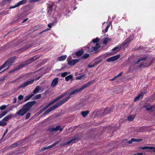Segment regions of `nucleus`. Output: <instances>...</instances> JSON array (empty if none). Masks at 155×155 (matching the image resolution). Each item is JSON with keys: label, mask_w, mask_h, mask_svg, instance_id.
I'll return each instance as SVG.
<instances>
[{"label": "nucleus", "mask_w": 155, "mask_h": 155, "mask_svg": "<svg viewBox=\"0 0 155 155\" xmlns=\"http://www.w3.org/2000/svg\"><path fill=\"white\" fill-rule=\"evenodd\" d=\"M93 82L92 81H90L83 85L82 87L80 89H77L76 90L71 92L68 94V97L63 100L58 101L53 106H52L45 111L41 115H46L49 113L50 112L54 110V109L58 107L59 106L61 105L64 103L67 102L70 98V96L75 93H78L87 87L90 86Z\"/></svg>", "instance_id": "obj_1"}, {"label": "nucleus", "mask_w": 155, "mask_h": 155, "mask_svg": "<svg viewBox=\"0 0 155 155\" xmlns=\"http://www.w3.org/2000/svg\"><path fill=\"white\" fill-rule=\"evenodd\" d=\"M15 59V56L11 57L9 58L7 61H6L4 63V64L6 67L8 66V68L4 70L2 72L5 71V70L8 69L12 65V64L14 62Z\"/></svg>", "instance_id": "obj_2"}, {"label": "nucleus", "mask_w": 155, "mask_h": 155, "mask_svg": "<svg viewBox=\"0 0 155 155\" xmlns=\"http://www.w3.org/2000/svg\"><path fill=\"white\" fill-rule=\"evenodd\" d=\"M39 58V56H35L33 57H31L28 59L26 61H25L24 64H23L24 65H25V66L30 64L32 62L34 61L35 60H37V59L38 58Z\"/></svg>", "instance_id": "obj_3"}, {"label": "nucleus", "mask_w": 155, "mask_h": 155, "mask_svg": "<svg viewBox=\"0 0 155 155\" xmlns=\"http://www.w3.org/2000/svg\"><path fill=\"white\" fill-rule=\"evenodd\" d=\"M36 103V101H32L26 103L23 107L27 111L32 107L34 104Z\"/></svg>", "instance_id": "obj_4"}, {"label": "nucleus", "mask_w": 155, "mask_h": 155, "mask_svg": "<svg viewBox=\"0 0 155 155\" xmlns=\"http://www.w3.org/2000/svg\"><path fill=\"white\" fill-rule=\"evenodd\" d=\"M71 57H68L67 59L68 64L71 66H72L78 62L79 59H71Z\"/></svg>", "instance_id": "obj_5"}, {"label": "nucleus", "mask_w": 155, "mask_h": 155, "mask_svg": "<svg viewBox=\"0 0 155 155\" xmlns=\"http://www.w3.org/2000/svg\"><path fill=\"white\" fill-rule=\"evenodd\" d=\"M134 38V36L133 35L130 36L127 38L124 41L122 44L121 45L124 46H128V43L130 42Z\"/></svg>", "instance_id": "obj_6"}, {"label": "nucleus", "mask_w": 155, "mask_h": 155, "mask_svg": "<svg viewBox=\"0 0 155 155\" xmlns=\"http://www.w3.org/2000/svg\"><path fill=\"white\" fill-rule=\"evenodd\" d=\"M60 142V140L57 141L50 146L44 147L43 148H41V150L42 151H44L45 150L52 148L58 144Z\"/></svg>", "instance_id": "obj_7"}, {"label": "nucleus", "mask_w": 155, "mask_h": 155, "mask_svg": "<svg viewBox=\"0 0 155 155\" xmlns=\"http://www.w3.org/2000/svg\"><path fill=\"white\" fill-rule=\"evenodd\" d=\"M28 111L23 107L20 109L18 112L16 113V114L20 116H23L27 113Z\"/></svg>", "instance_id": "obj_8"}, {"label": "nucleus", "mask_w": 155, "mask_h": 155, "mask_svg": "<svg viewBox=\"0 0 155 155\" xmlns=\"http://www.w3.org/2000/svg\"><path fill=\"white\" fill-rule=\"evenodd\" d=\"M34 81V80H31L28 81H27L21 85L19 86V87L20 88H24L29 85L33 83Z\"/></svg>", "instance_id": "obj_9"}, {"label": "nucleus", "mask_w": 155, "mask_h": 155, "mask_svg": "<svg viewBox=\"0 0 155 155\" xmlns=\"http://www.w3.org/2000/svg\"><path fill=\"white\" fill-rule=\"evenodd\" d=\"M120 54L114 56L113 57H110L109 58L107 59V61L108 62H110L112 61H114L119 59L120 58Z\"/></svg>", "instance_id": "obj_10"}, {"label": "nucleus", "mask_w": 155, "mask_h": 155, "mask_svg": "<svg viewBox=\"0 0 155 155\" xmlns=\"http://www.w3.org/2000/svg\"><path fill=\"white\" fill-rule=\"evenodd\" d=\"M78 137H75L73 138L71 140H69L66 142H65L63 143L61 145V146H66L67 145H68L70 144L72 142L75 141L76 140L78 139Z\"/></svg>", "instance_id": "obj_11"}, {"label": "nucleus", "mask_w": 155, "mask_h": 155, "mask_svg": "<svg viewBox=\"0 0 155 155\" xmlns=\"http://www.w3.org/2000/svg\"><path fill=\"white\" fill-rule=\"evenodd\" d=\"M146 93V92H142L139 94L135 98L134 100L135 101H137L141 99L144 94Z\"/></svg>", "instance_id": "obj_12"}, {"label": "nucleus", "mask_w": 155, "mask_h": 155, "mask_svg": "<svg viewBox=\"0 0 155 155\" xmlns=\"http://www.w3.org/2000/svg\"><path fill=\"white\" fill-rule=\"evenodd\" d=\"M152 63V61H147V64L145 63H142L141 62L140 65L139 66V68H140L141 67H147L150 66L151 63Z\"/></svg>", "instance_id": "obj_13"}, {"label": "nucleus", "mask_w": 155, "mask_h": 155, "mask_svg": "<svg viewBox=\"0 0 155 155\" xmlns=\"http://www.w3.org/2000/svg\"><path fill=\"white\" fill-rule=\"evenodd\" d=\"M58 78L56 77L52 81L51 84V87H55L58 84Z\"/></svg>", "instance_id": "obj_14"}, {"label": "nucleus", "mask_w": 155, "mask_h": 155, "mask_svg": "<svg viewBox=\"0 0 155 155\" xmlns=\"http://www.w3.org/2000/svg\"><path fill=\"white\" fill-rule=\"evenodd\" d=\"M112 111V110L110 108H106L104 111L102 113L101 116H104L110 113Z\"/></svg>", "instance_id": "obj_15"}, {"label": "nucleus", "mask_w": 155, "mask_h": 155, "mask_svg": "<svg viewBox=\"0 0 155 155\" xmlns=\"http://www.w3.org/2000/svg\"><path fill=\"white\" fill-rule=\"evenodd\" d=\"M120 49V48H119L118 47H116L115 48H113L112 50V51H115L114 52V53H110L109 54V55H112L114 54H115V53H117V52L119 51Z\"/></svg>", "instance_id": "obj_16"}, {"label": "nucleus", "mask_w": 155, "mask_h": 155, "mask_svg": "<svg viewBox=\"0 0 155 155\" xmlns=\"http://www.w3.org/2000/svg\"><path fill=\"white\" fill-rule=\"evenodd\" d=\"M67 58V56L66 55H64L63 56H61L59 57H58L57 59V61H63L64 60Z\"/></svg>", "instance_id": "obj_17"}, {"label": "nucleus", "mask_w": 155, "mask_h": 155, "mask_svg": "<svg viewBox=\"0 0 155 155\" xmlns=\"http://www.w3.org/2000/svg\"><path fill=\"white\" fill-rule=\"evenodd\" d=\"M33 96H34V94H33V93L31 94L30 95L26 96L25 98V99L24 101L25 102L29 100Z\"/></svg>", "instance_id": "obj_18"}, {"label": "nucleus", "mask_w": 155, "mask_h": 155, "mask_svg": "<svg viewBox=\"0 0 155 155\" xmlns=\"http://www.w3.org/2000/svg\"><path fill=\"white\" fill-rule=\"evenodd\" d=\"M147 57H141L140 58L138 61L135 62V64H138L141 61H144L147 58Z\"/></svg>", "instance_id": "obj_19"}, {"label": "nucleus", "mask_w": 155, "mask_h": 155, "mask_svg": "<svg viewBox=\"0 0 155 155\" xmlns=\"http://www.w3.org/2000/svg\"><path fill=\"white\" fill-rule=\"evenodd\" d=\"M84 51L83 50H80L75 53V56H80L84 53Z\"/></svg>", "instance_id": "obj_20"}, {"label": "nucleus", "mask_w": 155, "mask_h": 155, "mask_svg": "<svg viewBox=\"0 0 155 155\" xmlns=\"http://www.w3.org/2000/svg\"><path fill=\"white\" fill-rule=\"evenodd\" d=\"M40 89V87L39 86H37L33 90V94H34V95L38 93Z\"/></svg>", "instance_id": "obj_21"}, {"label": "nucleus", "mask_w": 155, "mask_h": 155, "mask_svg": "<svg viewBox=\"0 0 155 155\" xmlns=\"http://www.w3.org/2000/svg\"><path fill=\"white\" fill-rule=\"evenodd\" d=\"M60 127H56V128L53 127L49 128L48 130L50 131L51 132L57 131L58 130Z\"/></svg>", "instance_id": "obj_22"}, {"label": "nucleus", "mask_w": 155, "mask_h": 155, "mask_svg": "<svg viewBox=\"0 0 155 155\" xmlns=\"http://www.w3.org/2000/svg\"><path fill=\"white\" fill-rule=\"evenodd\" d=\"M89 111L88 110L83 111L81 112V114L83 117H85L89 113Z\"/></svg>", "instance_id": "obj_23"}, {"label": "nucleus", "mask_w": 155, "mask_h": 155, "mask_svg": "<svg viewBox=\"0 0 155 155\" xmlns=\"http://www.w3.org/2000/svg\"><path fill=\"white\" fill-rule=\"evenodd\" d=\"M12 114H11L10 115H8L6 117H5L3 119V120H4L5 122L8 121L12 117Z\"/></svg>", "instance_id": "obj_24"}, {"label": "nucleus", "mask_w": 155, "mask_h": 155, "mask_svg": "<svg viewBox=\"0 0 155 155\" xmlns=\"http://www.w3.org/2000/svg\"><path fill=\"white\" fill-rule=\"evenodd\" d=\"M135 118V116L134 115H130L128 117V120L129 121H133Z\"/></svg>", "instance_id": "obj_25"}, {"label": "nucleus", "mask_w": 155, "mask_h": 155, "mask_svg": "<svg viewBox=\"0 0 155 155\" xmlns=\"http://www.w3.org/2000/svg\"><path fill=\"white\" fill-rule=\"evenodd\" d=\"M27 139V138H26L25 139L21 140V141H18L16 143L18 144V145H19L21 144H23L25 140H26Z\"/></svg>", "instance_id": "obj_26"}, {"label": "nucleus", "mask_w": 155, "mask_h": 155, "mask_svg": "<svg viewBox=\"0 0 155 155\" xmlns=\"http://www.w3.org/2000/svg\"><path fill=\"white\" fill-rule=\"evenodd\" d=\"M73 78V76L71 74L69 75L66 77L65 78V80L67 81H69L70 80L72 79Z\"/></svg>", "instance_id": "obj_27"}, {"label": "nucleus", "mask_w": 155, "mask_h": 155, "mask_svg": "<svg viewBox=\"0 0 155 155\" xmlns=\"http://www.w3.org/2000/svg\"><path fill=\"white\" fill-rule=\"evenodd\" d=\"M85 74H83L81 76H79L76 77V79L77 80H81L82 79L86 77Z\"/></svg>", "instance_id": "obj_28"}, {"label": "nucleus", "mask_w": 155, "mask_h": 155, "mask_svg": "<svg viewBox=\"0 0 155 155\" xmlns=\"http://www.w3.org/2000/svg\"><path fill=\"white\" fill-rule=\"evenodd\" d=\"M24 66H25V65H24L23 64H21L19 66L18 68H15V69H13V70H12L13 72L21 68L24 67Z\"/></svg>", "instance_id": "obj_29"}, {"label": "nucleus", "mask_w": 155, "mask_h": 155, "mask_svg": "<svg viewBox=\"0 0 155 155\" xmlns=\"http://www.w3.org/2000/svg\"><path fill=\"white\" fill-rule=\"evenodd\" d=\"M41 98V94H38L36 95L32 98L33 100H36Z\"/></svg>", "instance_id": "obj_30"}, {"label": "nucleus", "mask_w": 155, "mask_h": 155, "mask_svg": "<svg viewBox=\"0 0 155 155\" xmlns=\"http://www.w3.org/2000/svg\"><path fill=\"white\" fill-rule=\"evenodd\" d=\"M26 1L27 0H22L21 1L19 2L18 3H17V4L18 5V6H19L20 5L25 4L26 2Z\"/></svg>", "instance_id": "obj_31"}, {"label": "nucleus", "mask_w": 155, "mask_h": 155, "mask_svg": "<svg viewBox=\"0 0 155 155\" xmlns=\"http://www.w3.org/2000/svg\"><path fill=\"white\" fill-rule=\"evenodd\" d=\"M132 141H133V142H139L141 141L142 140V139H135L134 138H131Z\"/></svg>", "instance_id": "obj_32"}, {"label": "nucleus", "mask_w": 155, "mask_h": 155, "mask_svg": "<svg viewBox=\"0 0 155 155\" xmlns=\"http://www.w3.org/2000/svg\"><path fill=\"white\" fill-rule=\"evenodd\" d=\"M110 41V39L108 38H106L104 39L103 44L106 45L107 43Z\"/></svg>", "instance_id": "obj_33"}, {"label": "nucleus", "mask_w": 155, "mask_h": 155, "mask_svg": "<svg viewBox=\"0 0 155 155\" xmlns=\"http://www.w3.org/2000/svg\"><path fill=\"white\" fill-rule=\"evenodd\" d=\"M53 7V5H49V6L48 7V12H50V14L51 13V12L52 11Z\"/></svg>", "instance_id": "obj_34"}, {"label": "nucleus", "mask_w": 155, "mask_h": 155, "mask_svg": "<svg viewBox=\"0 0 155 155\" xmlns=\"http://www.w3.org/2000/svg\"><path fill=\"white\" fill-rule=\"evenodd\" d=\"M89 55L88 54H84L81 57V58L85 59L88 58L89 57Z\"/></svg>", "instance_id": "obj_35"}, {"label": "nucleus", "mask_w": 155, "mask_h": 155, "mask_svg": "<svg viewBox=\"0 0 155 155\" xmlns=\"http://www.w3.org/2000/svg\"><path fill=\"white\" fill-rule=\"evenodd\" d=\"M7 124V123L3 120L0 122V126H5Z\"/></svg>", "instance_id": "obj_36"}, {"label": "nucleus", "mask_w": 155, "mask_h": 155, "mask_svg": "<svg viewBox=\"0 0 155 155\" xmlns=\"http://www.w3.org/2000/svg\"><path fill=\"white\" fill-rule=\"evenodd\" d=\"M70 74V73H68L67 72H65L61 74V76L62 77H64L67 76L68 74Z\"/></svg>", "instance_id": "obj_37"}, {"label": "nucleus", "mask_w": 155, "mask_h": 155, "mask_svg": "<svg viewBox=\"0 0 155 155\" xmlns=\"http://www.w3.org/2000/svg\"><path fill=\"white\" fill-rule=\"evenodd\" d=\"M150 146H144L142 147H140L139 149L142 150L149 149Z\"/></svg>", "instance_id": "obj_38"}, {"label": "nucleus", "mask_w": 155, "mask_h": 155, "mask_svg": "<svg viewBox=\"0 0 155 155\" xmlns=\"http://www.w3.org/2000/svg\"><path fill=\"white\" fill-rule=\"evenodd\" d=\"M8 113L7 111H5L4 112H3L2 114H0V118L2 117H3L4 116H5V115H6L7 113Z\"/></svg>", "instance_id": "obj_39"}, {"label": "nucleus", "mask_w": 155, "mask_h": 155, "mask_svg": "<svg viewBox=\"0 0 155 155\" xmlns=\"http://www.w3.org/2000/svg\"><path fill=\"white\" fill-rule=\"evenodd\" d=\"M110 27V23L108 24L107 26L106 27V28L105 29V30L104 31V30H103L102 31V32H104V33H105V32H107V31H108V30L109 28V27Z\"/></svg>", "instance_id": "obj_40"}, {"label": "nucleus", "mask_w": 155, "mask_h": 155, "mask_svg": "<svg viewBox=\"0 0 155 155\" xmlns=\"http://www.w3.org/2000/svg\"><path fill=\"white\" fill-rule=\"evenodd\" d=\"M96 51V49L94 47L91 48L89 50V51L90 52H92Z\"/></svg>", "instance_id": "obj_41"}, {"label": "nucleus", "mask_w": 155, "mask_h": 155, "mask_svg": "<svg viewBox=\"0 0 155 155\" xmlns=\"http://www.w3.org/2000/svg\"><path fill=\"white\" fill-rule=\"evenodd\" d=\"M7 107V106H6L5 105H3L0 107V110H4Z\"/></svg>", "instance_id": "obj_42"}, {"label": "nucleus", "mask_w": 155, "mask_h": 155, "mask_svg": "<svg viewBox=\"0 0 155 155\" xmlns=\"http://www.w3.org/2000/svg\"><path fill=\"white\" fill-rule=\"evenodd\" d=\"M99 41V39L98 38H97L94 39L92 40V42L94 43H97Z\"/></svg>", "instance_id": "obj_43"}, {"label": "nucleus", "mask_w": 155, "mask_h": 155, "mask_svg": "<svg viewBox=\"0 0 155 155\" xmlns=\"http://www.w3.org/2000/svg\"><path fill=\"white\" fill-rule=\"evenodd\" d=\"M31 47V45H27L25 47H24L23 48L24 49L23 51L25 50H27L28 49V48H30Z\"/></svg>", "instance_id": "obj_44"}, {"label": "nucleus", "mask_w": 155, "mask_h": 155, "mask_svg": "<svg viewBox=\"0 0 155 155\" xmlns=\"http://www.w3.org/2000/svg\"><path fill=\"white\" fill-rule=\"evenodd\" d=\"M144 107L145 108L146 107V110L148 111H149L152 110L153 108L152 107H147V106L146 105H145L144 106Z\"/></svg>", "instance_id": "obj_45"}, {"label": "nucleus", "mask_w": 155, "mask_h": 155, "mask_svg": "<svg viewBox=\"0 0 155 155\" xmlns=\"http://www.w3.org/2000/svg\"><path fill=\"white\" fill-rule=\"evenodd\" d=\"M23 97H24L22 95H20L18 96V100L21 101L23 99Z\"/></svg>", "instance_id": "obj_46"}, {"label": "nucleus", "mask_w": 155, "mask_h": 155, "mask_svg": "<svg viewBox=\"0 0 155 155\" xmlns=\"http://www.w3.org/2000/svg\"><path fill=\"white\" fill-rule=\"evenodd\" d=\"M94 47L96 49V50H97L100 47V45L99 44L97 43L96 44V45L94 46Z\"/></svg>", "instance_id": "obj_47"}, {"label": "nucleus", "mask_w": 155, "mask_h": 155, "mask_svg": "<svg viewBox=\"0 0 155 155\" xmlns=\"http://www.w3.org/2000/svg\"><path fill=\"white\" fill-rule=\"evenodd\" d=\"M18 146L17 143H16L13 144L10 146L11 147H14Z\"/></svg>", "instance_id": "obj_48"}, {"label": "nucleus", "mask_w": 155, "mask_h": 155, "mask_svg": "<svg viewBox=\"0 0 155 155\" xmlns=\"http://www.w3.org/2000/svg\"><path fill=\"white\" fill-rule=\"evenodd\" d=\"M55 102V101L54 100L53 101H51L47 105L49 107L51 105L53 104H54Z\"/></svg>", "instance_id": "obj_49"}, {"label": "nucleus", "mask_w": 155, "mask_h": 155, "mask_svg": "<svg viewBox=\"0 0 155 155\" xmlns=\"http://www.w3.org/2000/svg\"><path fill=\"white\" fill-rule=\"evenodd\" d=\"M149 150H152L153 152H155V147H154L150 146Z\"/></svg>", "instance_id": "obj_50"}, {"label": "nucleus", "mask_w": 155, "mask_h": 155, "mask_svg": "<svg viewBox=\"0 0 155 155\" xmlns=\"http://www.w3.org/2000/svg\"><path fill=\"white\" fill-rule=\"evenodd\" d=\"M48 105H47L46 106H45V107H44L43 108L41 109L43 111V112H44V111H45L47 109L48 107Z\"/></svg>", "instance_id": "obj_51"}, {"label": "nucleus", "mask_w": 155, "mask_h": 155, "mask_svg": "<svg viewBox=\"0 0 155 155\" xmlns=\"http://www.w3.org/2000/svg\"><path fill=\"white\" fill-rule=\"evenodd\" d=\"M67 94V93H65L64 94H63L59 96V97L61 99L62 97H63L64 96H65Z\"/></svg>", "instance_id": "obj_52"}, {"label": "nucleus", "mask_w": 155, "mask_h": 155, "mask_svg": "<svg viewBox=\"0 0 155 155\" xmlns=\"http://www.w3.org/2000/svg\"><path fill=\"white\" fill-rule=\"evenodd\" d=\"M18 6V4H16L15 6H11L10 8H13Z\"/></svg>", "instance_id": "obj_53"}, {"label": "nucleus", "mask_w": 155, "mask_h": 155, "mask_svg": "<svg viewBox=\"0 0 155 155\" xmlns=\"http://www.w3.org/2000/svg\"><path fill=\"white\" fill-rule=\"evenodd\" d=\"M31 114L30 113H28L26 116L25 119H28L30 117Z\"/></svg>", "instance_id": "obj_54"}, {"label": "nucleus", "mask_w": 155, "mask_h": 155, "mask_svg": "<svg viewBox=\"0 0 155 155\" xmlns=\"http://www.w3.org/2000/svg\"><path fill=\"white\" fill-rule=\"evenodd\" d=\"M42 74H41L39 76L37 77L35 79H34V81L38 80H39L42 76Z\"/></svg>", "instance_id": "obj_55"}, {"label": "nucleus", "mask_w": 155, "mask_h": 155, "mask_svg": "<svg viewBox=\"0 0 155 155\" xmlns=\"http://www.w3.org/2000/svg\"><path fill=\"white\" fill-rule=\"evenodd\" d=\"M143 153H134L133 154V155H143Z\"/></svg>", "instance_id": "obj_56"}, {"label": "nucleus", "mask_w": 155, "mask_h": 155, "mask_svg": "<svg viewBox=\"0 0 155 155\" xmlns=\"http://www.w3.org/2000/svg\"><path fill=\"white\" fill-rule=\"evenodd\" d=\"M94 66L95 65L93 64L92 65L88 64L87 66L89 68H91L94 67Z\"/></svg>", "instance_id": "obj_57"}, {"label": "nucleus", "mask_w": 155, "mask_h": 155, "mask_svg": "<svg viewBox=\"0 0 155 155\" xmlns=\"http://www.w3.org/2000/svg\"><path fill=\"white\" fill-rule=\"evenodd\" d=\"M54 23H51L50 24H49L48 25V26L50 28H51L52 27V26L53 25Z\"/></svg>", "instance_id": "obj_58"}, {"label": "nucleus", "mask_w": 155, "mask_h": 155, "mask_svg": "<svg viewBox=\"0 0 155 155\" xmlns=\"http://www.w3.org/2000/svg\"><path fill=\"white\" fill-rule=\"evenodd\" d=\"M8 130L7 129H6V130H5V132L4 133V134L2 138L4 137V136L5 135L7 134V133L8 132Z\"/></svg>", "instance_id": "obj_59"}, {"label": "nucleus", "mask_w": 155, "mask_h": 155, "mask_svg": "<svg viewBox=\"0 0 155 155\" xmlns=\"http://www.w3.org/2000/svg\"><path fill=\"white\" fill-rule=\"evenodd\" d=\"M5 67H6L3 64L0 67V71L2 69L4 68Z\"/></svg>", "instance_id": "obj_60"}, {"label": "nucleus", "mask_w": 155, "mask_h": 155, "mask_svg": "<svg viewBox=\"0 0 155 155\" xmlns=\"http://www.w3.org/2000/svg\"><path fill=\"white\" fill-rule=\"evenodd\" d=\"M16 99H17V98L16 97H15L13 99V104H15V103L16 102Z\"/></svg>", "instance_id": "obj_61"}, {"label": "nucleus", "mask_w": 155, "mask_h": 155, "mask_svg": "<svg viewBox=\"0 0 155 155\" xmlns=\"http://www.w3.org/2000/svg\"><path fill=\"white\" fill-rule=\"evenodd\" d=\"M61 99L60 98V97L59 96H58V97H57V98H56V99H55L54 100V101H55V102H56L57 101H58L60 99Z\"/></svg>", "instance_id": "obj_62"}, {"label": "nucleus", "mask_w": 155, "mask_h": 155, "mask_svg": "<svg viewBox=\"0 0 155 155\" xmlns=\"http://www.w3.org/2000/svg\"><path fill=\"white\" fill-rule=\"evenodd\" d=\"M61 99L60 98V97L59 96H58V97H57V98H56V99H55L54 100V101H55V102H56L57 101H58L60 99Z\"/></svg>", "instance_id": "obj_63"}, {"label": "nucleus", "mask_w": 155, "mask_h": 155, "mask_svg": "<svg viewBox=\"0 0 155 155\" xmlns=\"http://www.w3.org/2000/svg\"><path fill=\"white\" fill-rule=\"evenodd\" d=\"M43 112V111L41 109L38 112L37 115H39Z\"/></svg>", "instance_id": "obj_64"}]
</instances>
